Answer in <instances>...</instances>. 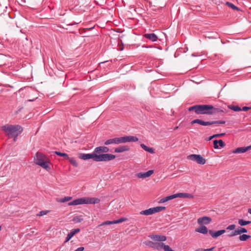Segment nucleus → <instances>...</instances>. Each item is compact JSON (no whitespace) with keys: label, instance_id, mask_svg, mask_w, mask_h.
I'll use <instances>...</instances> for the list:
<instances>
[{"label":"nucleus","instance_id":"f257e3e1","mask_svg":"<svg viewBox=\"0 0 251 251\" xmlns=\"http://www.w3.org/2000/svg\"><path fill=\"white\" fill-rule=\"evenodd\" d=\"M189 111H194L197 114L211 115L219 112V109L212 105H195L188 108Z\"/></svg>","mask_w":251,"mask_h":251},{"label":"nucleus","instance_id":"f03ea898","mask_svg":"<svg viewBox=\"0 0 251 251\" xmlns=\"http://www.w3.org/2000/svg\"><path fill=\"white\" fill-rule=\"evenodd\" d=\"M1 129L9 137H13L15 138L22 133L23 130L22 127L18 125H6L1 126Z\"/></svg>","mask_w":251,"mask_h":251},{"label":"nucleus","instance_id":"7ed1b4c3","mask_svg":"<svg viewBox=\"0 0 251 251\" xmlns=\"http://www.w3.org/2000/svg\"><path fill=\"white\" fill-rule=\"evenodd\" d=\"M138 141V138L133 136H126L124 137H116L111 138L106 140L104 142L105 145H109L110 144L118 145L126 142H136Z\"/></svg>","mask_w":251,"mask_h":251},{"label":"nucleus","instance_id":"20e7f679","mask_svg":"<svg viewBox=\"0 0 251 251\" xmlns=\"http://www.w3.org/2000/svg\"><path fill=\"white\" fill-rule=\"evenodd\" d=\"M100 200L98 198L83 197L75 199L68 203L69 206L83 204H96L100 202Z\"/></svg>","mask_w":251,"mask_h":251},{"label":"nucleus","instance_id":"39448f33","mask_svg":"<svg viewBox=\"0 0 251 251\" xmlns=\"http://www.w3.org/2000/svg\"><path fill=\"white\" fill-rule=\"evenodd\" d=\"M34 161L36 164L47 170L50 169L49 162L47 161V157L40 152L36 153L34 157Z\"/></svg>","mask_w":251,"mask_h":251},{"label":"nucleus","instance_id":"423d86ee","mask_svg":"<svg viewBox=\"0 0 251 251\" xmlns=\"http://www.w3.org/2000/svg\"><path fill=\"white\" fill-rule=\"evenodd\" d=\"M226 122L224 121H207L205 122L200 119H195L191 123V125L194 124H198L203 126H207L214 124H224Z\"/></svg>","mask_w":251,"mask_h":251},{"label":"nucleus","instance_id":"0eeeda50","mask_svg":"<svg viewBox=\"0 0 251 251\" xmlns=\"http://www.w3.org/2000/svg\"><path fill=\"white\" fill-rule=\"evenodd\" d=\"M116 156L114 154L104 153L97 155V162L109 161L114 159Z\"/></svg>","mask_w":251,"mask_h":251},{"label":"nucleus","instance_id":"6e6552de","mask_svg":"<svg viewBox=\"0 0 251 251\" xmlns=\"http://www.w3.org/2000/svg\"><path fill=\"white\" fill-rule=\"evenodd\" d=\"M188 159L197 162V163L203 165L205 163L206 160L200 154H193L188 156Z\"/></svg>","mask_w":251,"mask_h":251},{"label":"nucleus","instance_id":"1a4fd4ad","mask_svg":"<svg viewBox=\"0 0 251 251\" xmlns=\"http://www.w3.org/2000/svg\"><path fill=\"white\" fill-rule=\"evenodd\" d=\"M143 244L147 246L151 247L153 249L157 250H160L162 249L163 243L162 242H153L150 240H147L143 242Z\"/></svg>","mask_w":251,"mask_h":251},{"label":"nucleus","instance_id":"9d476101","mask_svg":"<svg viewBox=\"0 0 251 251\" xmlns=\"http://www.w3.org/2000/svg\"><path fill=\"white\" fill-rule=\"evenodd\" d=\"M79 158L84 160L92 159L94 161L97 162V155L95 152V150L91 153H80Z\"/></svg>","mask_w":251,"mask_h":251},{"label":"nucleus","instance_id":"9b49d317","mask_svg":"<svg viewBox=\"0 0 251 251\" xmlns=\"http://www.w3.org/2000/svg\"><path fill=\"white\" fill-rule=\"evenodd\" d=\"M109 151V148L105 146H100L95 149V152L97 153V155L103 154V153L107 152Z\"/></svg>","mask_w":251,"mask_h":251},{"label":"nucleus","instance_id":"f8f14e48","mask_svg":"<svg viewBox=\"0 0 251 251\" xmlns=\"http://www.w3.org/2000/svg\"><path fill=\"white\" fill-rule=\"evenodd\" d=\"M151 239L154 241L163 242L166 240L167 238L164 235H160L157 234H152L149 236Z\"/></svg>","mask_w":251,"mask_h":251},{"label":"nucleus","instance_id":"ddd939ff","mask_svg":"<svg viewBox=\"0 0 251 251\" xmlns=\"http://www.w3.org/2000/svg\"><path fill=\"white\" fill-rule=\"evenodd\" d=\"M212 221L210 217L207 216H203L200 217L198 219V223L200 225H207Z\"/></svg>","mask_w":251,"mask_h":251},{"label":"nucleus","instance_id":"4468645a","mask_svg":"<svg viewBox=\"0 0 251 251\" xmlns=\"http://www.w3.org/2000/svg\"><path fill=\"white\" fill-rule=\"evenodd\" d=\"M144 37L152 42H156L158 40L157 36L154 33H147L144 35Z\"/></svg>","mask_w":251,"mask_h":251},{"label":"nucleus","instance_id":"2eb2a0df","mask_svg":"<svg viewBox=\"0 0 251 251\" xmlns=\"http://www.w3.org/2000/svg\"><path fill=\"white\" fill-rule=\"evenodd\" d=\"M225 232H226V230H225V229L220 230H218V231H215V232H214L212 230H209V234L211 235V236L213 238H217L219 236H220L222 234H223L224 233H225Z\"/></svg>","mask_w":251,"mask_h":251},{"label":"nucleus","instance_id":"dca6fc26","mask_svg":"<svg viewBox=\"0 0 251 251\" xmlns=\"http://www.w3.org/2000/svg\"><path fill=\"white\" fill-rule=\"evenodd\" d=\"M80 229L79 228H75L72 229L70 232H69L66 238L65 242H67L69 241L73 236L74 235H75L76 233L79 232Z\"/></svg>","mask_w":251,"mask_h":251},{"label":"nucleus","instance_id":"f3484780","mask_svg":"<svg viewBox=\"0 0 251 251\" xmlns=\"http://www.w3.org/2000/svg\"><path fill=\"white\" fill-rule=\"evenodd\" d=\"M129 148L127 146H121L115 149V152L121 153L124 151H128Z\"/></svg>","mask_w":251,"mask_h":251},{"label":"nucleus","instance_id":"a211bd4d","mask_svg":"<svg viewBox=\"0 0 251 251\" xmlns=\"http://www.w3.org/2000/svg\"><path fill=\"white\" fill-rule=\"evenodd\" d=\"M251 146H248L247 147H239L235 149L233 151L234 153H242L246 152L249 149L251 148Z\"/></svg>","mask_w":251,"mask_h":251},{"label":"nucleus","instance_id":"6ab92c4d","mask_svg":"<svg viewBox=\"0 0 251 251\" xmlns=\"http://www.w3.org/2000/svg\"><path fill=\"white\" fill-rule=\"evenodd\" d=\"M177 198H189L193 199L194 198V196L189 193H177Z\"/></svg>","mask_w":251,"mask_h":251},{"label":"nucleus","instance_id":"aec40b11","mask_svg":"<svg viewBox=\"0 0 251 251\" xmlns=\"http://www.w3.org/2000/svg\"><path fill=\"white\" fill-rule=\"evenodd\" d=\"M195 231L204 234H207L208 231L207 228L204 226H200L199 227L196 228Z\"/></svg>","mask_w":251,"mask_h":251},{"label":"nucleus","instance_id":"412c9836","mask_svg":"<svg viewBox=\"0 0 251 251\" xmlns=\"http://www.w3.org/2000/svg\"><path fill=\"white\" fill-rule=\"evenodd\" d=\"M154 214L153 212V209L152 208H150L149 209L141 211L140 212V215H151Z\"/></svg>","mask_w":251,"mask_h":251},{"label":"nucleus","instance_id":"4be33fe9","mask_svg":"<svg viewBox=\"0 0 251 251\" xmlns=\"http://www.w3.org/2000/svg\"><path fill=\"white\" fill-rule=\"evenodd\" d=\"M141 147L143 150L151 153H154V150L152 148L148 147L143 144H141Z\"/></svg>","mask_w":251,"mask_h":251},{"label":"nucleus","instance_id":"5701e85b","mask_svg":"<svg viewBox=\"0 0 251 251\" xmlns=\"http://www.w3.org/2000/svg\"><path fill=\"white\" fill-rule=\"evenodd\" d=\"M251 223V221H245L243 219H239L238 224L240 226H244Z\"/></svg>","mask_w":251,"mask_h":251},{"label":"nucleus","instance_id":"b1692460","mask_svg":"<svg viewBox=\"0 0 251 251\" xmlns=\"http://www.w3.org/2000/svg\"><path fill=\"white\" fill-rule=\"evenodd\" d=\"M251 237V236L250 235L243 234L242 235H240L239 239L241 241H245L250 239Z\"/></svg>","mask_w":251,"mask_h":251},{"label":"nucleus","instance_id":"393cba45","mask_svg":"<svg viewBox=\"0 0 251 251\" xmlns=\"http://www.w3.org/2000/svg\"><path fill=\"white\" fill-rule=\"evenodd\" d=\"M54 153H55L56 154H57V155H58L59 156L63 157L64 158V159L65 160L69 159V156L66 153H63V152H61L60 151H55L54 152Z\"/></svg>","mask_w":251,"mask_h":251},{"label":"nucleus","instance_id":"a878e982","mask_svg":"<svg viewBox=\"0 0 251 251\" xmlns=\"http://www.w3.org/2000/svg\"><path fill=\"white\" fill-rule=\"evenodd\" d=\"M236 230L238 235H240L242 233H247L248 232V230L246 228L242 227H238Z\"/></svg>","mask_w":251,"mask_h":251},{"label":"nucleus","instance_id":"bb28decb","mask_svg":"<svg viewBox=\"0 0 251 251\" xmlns=\"http://www.w3.org/2000/svg\"><path fill=\"white\" fill-rule=\"evenodd\" d=\"M67 160H69V162L73 166L76 167L78 166V163H77L76 160L74 158L69 157V159H68Z\"/></svg>","mask_w":251,"mask_h":251},{"label":"nucleus","instance_id":"cd10ccee","mask_svg":"<svg viewBox=\"0 0 251 251\" xmlns=\"http://www.w3.org/2000/svg\"><path fill=\"white\" fill-rule=\"evenodd\" d=\"M166 208L164 206H156V207H153V212L154 213H156V212H159L160 211H161L163 210H165Z\"/></svg>","mask_w":251,"mask_h":251},{"label":"nucleus","instance_id":"c85d7f7f","mask_svg":"<svg viewBox=\"0 0 251 251\" xmlns=\"http://www.w3.org/2000/svg\"><path fill=\"white\" fill-rule=\"evenodd\" d=\"M226 5H227L228 7H230L233 10H239V8L236 6L235 5H234L233 3L229 2H226Z\"/></svg>","mask_w":251,"mask_h":251},{"label":"nucleus","instance_id":"c756f323","mask_svg":"<svg viewBox=\"0 0 251 251\" xmlns=\"http://www.w3.org/2000/svg\"><path fill=\"white\" fill-rule=\"evenodd\" d=\"M114 221H105V222H103L102 223H101V224L99 225L98 226V227L103 226L104 225H109L114 224Z\"/></svg>","mask_w":251,"mask_h":251},{"label":"nucleus","instance_id":"7c9ffc66","mask_svg":"<svg viewBox=\"0 0 251 251\" xmlns=\"http://www.w3.org/2000/svg\"><path fill=\"white\" fill-rule=\"evenodd\" d=\"M126 219L125 218H121L118 220H114V224H119L126 221Z\"/></svg>","mask_w":251,"mask_h":251},{"label":"nucleus","instance_id":"2f4dec72","mask_svg":"<svg viewBox=\"0 0 251 251\" xmlns=\"http://www.w3.org/2000/svg\"><path fill=\"white\" fill-rule=\"evenodd\" d=\"M162 248L164 249V251H174L168 245H166L163 243Z\"/></svg>","mask_w":251,"mask_h":251},{"label":"nucleus","instance_id":"473e14b6","mask_svg":"<svg viewBox=\"0 0 251 251\" xmlns=\"http://www.w3.org/2000/svg\"><path fill=\"white\" fill-rule=\"evenodd\" d=\"M229 108L234 111H241V108L239 107L238 106H231L229 107Z\"/></svg>","mask_w":251,"mask_h":251},{"label":"nucleus","instance_id":"72a5a7b5","mask_svg":"<svg viewBox=\"0 0 251 251\" xmlns=\"http://www.w3.org/2000/svg\"><path fill=\"white\" fill-rule=\"evenodd\" d=\"M177 198V194H175L166 197V200L167 201Z\"/></svg>","mask_w":251,"mask_h":251},{"label":"nucleus","instance_id":"f704fd0d","mask_svg":"<svg viewBox=\"0 0 251 251\" xmlns=\"http://www.w3.org/2000/svg\"><path fill=\"white\" fill-rule=\"evenodd\" d=\"M72 198L71 197H65L64 198L61 199L59 201L60 202H65L68 201L70 200H71L72 199Z\"/></svg>","mask_w":251,"mask_h":251},{"label":"nucleus","instance_id":"c9c22d12","mask_svg":"<svg viewBox=\"0 0 251 251\" xmlns=\"http://www.w3.org/2000/svg\"><path fill=\"white\" fill-rule=\"evenodd\" d=\"M83 220V219L79 216L75 217L73 219V221L75 223H80Z\"/></svg>","mask_w":251,"mask_h":251},{"label":"nucleus","instance_id":"e433bc0d","mask_svg":"<svg viewBox=\"0 0 251 251\" xmlns=\"http://www.w3.org/2000/svg\"><path fill=\"white\" fill-rule=\"evenodd\" d=\"M136 176L139 178H146L145 173H139L136 174Z\"/></svg>","mask_w":251,"mask_h":251},{"label":"nucleus","instance_id":"4c0bfd02","mask_svg":"<svg viewBox=\"0 0 251 251\" xmlns=\"http://www.w3.org/2000/svg\"><path fill=\"white\" fill-rule=\"evenodd\" d=\"M49 211L48 210H42L39 212V213L37 214V216H44L47 213H48Z\"/></svg>","mask_w":251,"mask_h":251},{"label":"nucleus","instance_id":"58836bf2","mask_svg":"<svg viewBox=\"0 0 251 251\" xmlns=\"http://www.w3.org/2000/svg\"><path fill=\"white\" fill-rule=\"evenodd\" d=\"M153 173V170H149L146 172H145L146 177H148L151 176Z\"/></svg>","mask_w":251,"mask_h":251},{"label":"nucleus","instance_id":"ea45409f","mask_svg":"<svg viewBox=\"0 0 251 251\" xmlns=\"http://www.w3.org/2000/svg\"><path fill=\"white\" fill-rule=\"evenodd\" d=\"M235 228V225L234 224L230 225L227 226L226 228L227 230H233Z\"/></svg>","mask_w":251,"mask_h":251},{"label":"nucleus","instance_id":"a19ab883","mask_svg":"<svg viewBox=\"0 0 251 251\" xmlns=\"http://www.w3.org/2000/svg\"><path fill=\"white\" fill-rule=\"evenodd\" d=\"M238 235L236 230H234L233 231H232L228 235V237H232Z\"/></svg>","mask_w":251,"mask_h":251},{"label":"nucleus","instance_id":"79ce46f5","mask_svg":"<svg viewBox=\"0 0 251 251\" xmlns=\"http://www.w3.org/2000/svg\"><path fill=\"white\" fill-rule=\"evenodd\" d=\"M218 144L221 148H224L225 146V144L222 140H218Z\"/></svg>","mask_w":251,"mask_h":251},{"label":"nucleus","instance_id":"37998d69","mask_svg":"<svg viewBox=\"0 0 251 251\" xmlns=\"http://www.w3.org/2000/svg\"><path fill=\"white\" fill-rule=\"evenodd\" d=\"M218 140H215L213 141V144H214V148L215 149H217L219 148V146L218 145Z\"/></svg>","mask_w":251,"mask_h":251},{"label":"nucleus","instance_id":"c03bdc74","mask_svg":"<svg viewBox=\"0 0 251 251\" xmlns=\"http://www.w3.org/2000/svg\"><path fill=\"white\" fill-rule=\"evenodd\" d=\"M251 109V107L244 106L241 109V111H246Z\"/></svg>","mask_w":251,"mask_h":251},{"label":"nucleus","instance_id":"a18cd8bd","mask_svg":"<svg viewBox=\"0 0 251 251\" xmlns=\"http://www.w3.org/2000/svg\"><path fill=\"white\" fill-rule=\"evenodd\" d=\"M224 135H225V133H220V134H216L213 135V137L214 138H216V137H219L222 136H223Z\"/></svg>","mask_w":251,"mask_h":251},{"label":"nucleus","instance_id":"49530a36","mask_svg":"<svg viewBox=\"0 0 251 251\" xmlns=\"http://www.w3.org/2000/svg\"><path fill=\"white\" fill-rule=\"evenodd\" d=\"M84 250V248L83 247H79L76 249L75 251H83Z\"/></svg>","mask_w":251,"mask_h":251},{"label":"nucleus","instance_id":"de8ad7c7","mask_svg":"<svg viewBox=\"0 0 251 251\" xmlns=\"http://www.w3.org/2000/svg\"><path fill=\"white\" fill-rule=\"evenodd\" d=\"M166 201H167L166 200V197H165V198H163L161 199L160 200L159 202L160 203H164V202H165Z\"/></svg>","mask_w":251,"mask_h":251},{"label":"nucleus","instance_id":"09e8293b","mask_svg":"<svg viewBox=\"0 0 251 251\" xmlns=\"http://www.w3.org/2000/svg\"><path fill=\"white\" fill-rule=\"evenodd\" d=\"M214 137H213V135L208 137V138L207 139V141H210V140H211L213 138H214Z\"/></svg>","mask_w":251,"mask_h":251},{"label":"nucleus","instance_id":"8fccbe9b","mask_svg":"<svg viewBox=\"0 0 251 251\" xmlns=\"http://www.w3.org/2000/svg\"><path fill=\"white\" fill-rule=\"evenodd\" d=\"M248 212H249V213L251 214V208L249 209V210H248Z\"/></svg>","mask_w":251,"mask_h":251},{"label":"nucleus","instance_id":"3c124183","mask_svg":"<svg viewBox=\"0 0 251 251\" xmlns=\"http://www.w3.org/2000/svg\"><path fill=\"white\" fill-rule=\"evenodd\" d=\"M16 139H17V138H15V137H14V141H16Z\"/></svg>","mask_w":251,"mask_h":251}]
</instances>
